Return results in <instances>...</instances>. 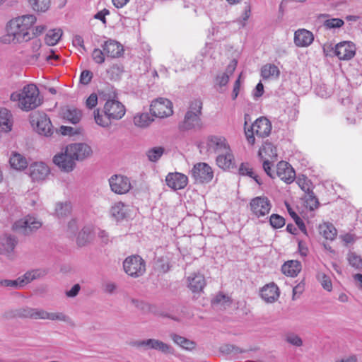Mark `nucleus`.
Here are the masks:
<instances>
[{"label": "nucleus", "mask_w": 362, "mask_h": 362, "mask_svg": "<svg viewBox=\"0 0 362 362\" xmlns=\"http://www.w3.org/2000/svg\"><path fill=\"white\" fill-rule=\"evenodd\" d=\"M105 56H106V54H105L104 50L103 49L101 50L99 48L93 49L92 54H91V57H92L93 62L98 64H102L105 62Z\"/></svg>", "instance_id": "09e8293b"}, {"label": "nucleus", "mask_w": 362, "mask_h": 362, "mask_svg": "<svg viewBox=\"0 0 362 362\" xmlns=\"http://www.w3.org/2000/svg\"><path fill=\"white\" fill-rule=\"evenodd\" d=\"M314 40L313 33L305 29H298L294 33V43L298 47L310 45Z\"/></svg>", "instance_id": "4be33fe9"}, {"label": "nucleus", "mask_w": 362, "mask_h": 362, "mask_svg": "<svg viewBox=\"0 0 362 362\" xmlns=\"http://www.w3.org/2000/svg\"><path fill=\"white\" fill-rule=\"evenodd\" d=\"M152 339L136 340L130 343L132 346L136 348H144L145 350L151 349Z\"/></svg>", "instance_id": "4d7b16f0"}, {"label": "nucleus", "mask_w": 362, "mask_h": 362, "mask_svg": "<svg viewBox=\"0 0 362 362\" xmlns=\"http://www.w3.org/2000/svg\"><path fill=\"white\" fill-rule=\"evenodd\" d=\"M41 47V42L38 39H35L32 42V49L35 53L33 56V58L37 59L40 57V53L38 52L40 48Z\"/></svg>", "instance_id": "69168bd1"}, {"label": "nucleus", "mask_w": 362, "mask_h": 362, "mask_svg": "<svg viewBox=\"0 0 362 362\" xmlns=\"http://www.w3.org/2000/svg\"><path fill=\"white\" fill-rule=\"evenodd\" d=\"M206 284L205 277L200 272H193L187 277V288L194 294H199L203 292Z\"/></svg>", "instance_id": "dca6fc26"}, {"label": "nucleus", "mask_w": 362, "mask_h": 362, "mask_svg": "<svg viewBox=\"0 0 362 362\" xmlns=\"http://www.w3.org/2000/svg\"><path fill=\"white\" fill-rule=\"evenodd\" d=\"M305 288V284L301 281L293 288V300L298 298L303 292Z\"/></svg>", "instance_id": "e2e57ef3"}, {"label": "nucleus", "mask_w": 362, "mask_h": 362, "mask_svg": "<svg viewBox=\"0 0 362 362\" xmlns=\"http://www.w3.org/2000/svg\"><path fill=\"white\" fill-rule=\"evenodd\" d=\"M11 113L7 109H0V129L5 132L11 130Z\"/></svg>", "instance_id": "c9c22d12"}, {"label": "nucleus", "mask_w": 362, "mask_h": 362, "mask_svg": "<svg viewBox=\"0 0 362 362\" xmlns=\"http://www.w3.org/2000/svg\"><path fill=\"white\" fill-rule=\"evenodd\" d=\"M72 206L70 202L57 203L55 214L59 218L66 217L71 212Z\"/></svg>", "instance_id": "a19ab883"}, {"label": "nucleus", "mask_w": 362, "mask_h": 362, "mask_svg": "<svg viewBox=\"0 0 362 362\" xmlns=\"http://www.w3.org/2000/svg\"><path fill=\"white\" fill-rule=\"evenodd\" d=\"M36 22L34 15H24L8 21L6 25V35L2 37L4 43H21L32 38L30 29Z\"/></svg>", "instance_id": "f03ea898"}, {"label": "nucleus", "mask_w": 362, "mask_h": 362, "mask_svg": "<svg viewBox=\"0 0 362 362\" xmlns=\"http://www.w3.org/2000/svg\"><path fill=\"white\" fill-rule=\"evenodd\" d=\"M320 233L327 240H333L337 234V229L332 223H325L320 226Z\"/></svg>", "instance_id": "4c0bfd02"}, {"label": "nucleus", "mask_w": 362, "mask_h": 362, "mask_svg": "<svg viewBox=\"0 0 362 362\" xmlns=\"http://www.w3.org/2000/svg\"><path fill=\"white\" fill-rule=\"evenodd\" d=\"M342 103L344 105H349V113L346 117V119L349 123L354 124L356 122V117L353 116L351 113L357 114V118L358 119H362V103L357 105H354L351 101L350 98H347L343 100Z\"/></svg>", "instance_id": "c85d7f7f"}, {"label": "nucleus", "mask_w": 362, "mask_h": 362, "mask_svg": "<svg viewBox=\"0 0 362 362\" xmlns=\"http://www.w3.org/2000/svg\"><path fill=\"white\" fill-rule=\"evenodd\" d=\"M105 103L103 109L94 110V119L96 124L103 127H108L111 122L121 119L126 113L125 106L118 100L115 90L105 93Z\"/></svg>", "instance_id": "f257e3e1"}, {"label": "nucleus", "mask_w": 362, "mask_h": 362, "mask_svg": "<svg viewBox=\"0 0 362 362\" xmlns=\"http://www.w3.org/2000/svg\"><path fill=\"white\" fill-rule=\"evenodd\" d=\"M107 72L110 74L111 80H117L122 74V69L118 64H113L107 69Z\"/></svg>", "instance_id": "13d9d810"}, {"label": "nucleus", "mask_w": 362, "mask_h": 362, "mask_svg": "<svg viewBox=\"0 0 362 362\" xmlns=\"http://www.w3.org/2000/svg\"><path fill=\"white\" fill-rule=\"evenodd\" d=\"M30 176L33 180H42L49 173L48 166L42 163H35L29 168Z\"/></svg>", "instance_id": "5701e85b"}, {"label": "nucleus", "mask_w": 362, "mask_h": 362, "mask_svg": "<svg viewBox=\"0 0 362 362\" xmlns=\"http://www.w3.org/2000/svg\"><path fill=\"white\" fill-rule=\"evenodd\" d=\"M271 226L274 228H281L285 225V219L279 214H272L269 218Z\"/></svg>", "instance_id": "864d4df0"}, {"label": "nucleus", "mask_w": 362, "mask_h": 362, "mask_svg": "<svg viewBox=\"0 0 362 362\" xmlns=\"http://www.w3.org/2000/svg\"><path fill=\"white\" fill-rule=\"evenodd\" d=\"M30 121L39 134L49 136L52 134L51 121L45 113L35 112L30 115Z\"/></svg>", "instance_id": "6e6552de"}, {"label": "nucleus", "mask_w": 362, "mask_h": 362, "mask_svg": "<svg viewBox=\"0 0 362 362\" xmlns=\"http://www.w3.org/2000/svg\"><path fill=\"white\" fill-rule=\"evenodd\" d=\"M63 117L73 124H77L81 119V111L74 107H67L63 112Z\"/></svg>", "instance_id": "473e14b6"}, {"label": "nucleus", "mask_w": 362, "mask_h": 362, "mask_svg": "<svg viewBox=\"0 0 362 362\" xmlns=\"http://www.w3.org/2000/svg\"><path fill=\"white\" fill-rule=\"evenodd\" d=\"M123 268L127 274L133 278H138L146 272V262L139 255H131L124 260Z\"/></svg>", "instance_id": "0eeeda50"}, {"label": "nucleus", "mask_w": 362, "mask_h": 362, "mask_svg": "<svg viewBox=\"0 0 362 362\" xmlns=\"http://www.w3.org/2000/svg\"><path fill=\"white\" fill-rule=\"evenodd\" d=\"M67 147V151L72 156L75 160H83L92 153L91 148L82 143L71 144Z\"/></svg>", "instance_id": "a211bd4d"}, {"label": "nucleus", "mask_w": 362, "mask_h": 362, "mask_svg": "<svg viewBox=\"0 0 362 362\" xmlns=\"http://www.w3.org/2000/svg\"><path fill=\"white\" fill-rule=\"evenodd\" d=\"M276 175L284 182L290 184L296 177V173L292 166L286 161H280L276 165Z\"/></svg>", "instance_id": "6ab92c4d"}, {"label": "nucleus", "mask_w": 362, "mask_h": 362, "mask_svg": "<svg viewBox=\"0 0 362 362\" xmlns=\"http://www.w3.org/2000/svg\"><path fill=\"white\" fill-rule=\"evenodd\" d=\"M42 222L32 216H27L23 219L16 221L13 225V229L28 235V233L40 228Z\"/></svg>", "instance_id": "ddd939ff"}, {"label": "nucleus", "mask_w": 362, "mask_h": 362, "mask_svg": "<svg viewBox=\"0 0 362 362\" xmlns=\"http://www.w3.org/2000/svg\"><path fill=\"white\" fill-rule=\"evenodd\" d=\"M260 295L267 303H273L279 296V288L274 283L267 284L262 288Z\"/></svg>", "instance_id": "b1692460"}, {"label": "nucleus", "mask_w": 362, "mask_h": 362, "mask_svg": "<svg viewBox=\"0 0 362 362\" xmlns=\"http://www.w3.org/2000/svg\"><path fill=\"white\" fill-rule=\"evenodd\" d=\"M150 111L154 117H167L173 113V104L170 100L160 98L151 103Z\"/></svg>", "instance_id": "9d476101"}, {"label": "nucleus", "mask_w": 362, "mask_h": 362, "mask_svg": "<svg viewBox=\"0 0 362 362\" xmlns=\"http://www.w3.org/2000/svg\"><path fill=\"white\" fill-rule=\"evenodd\" d=\"M344 23V21L341 18H331L324 22V26L327 29L339 28Z\"/></svg>", "instance_id": "6e6d98bb"}, {"label": "nucleus", "mask_w": 362, "mask_h": 362, "mask_svg": "<svg viewBox=\"0 0 362 362\" xmlns=\"http://www.w3.org/2000/svg\"><path fill=\"white\" fill-rule=\"evenodd\" d=\"M47 271L42 269H33L27 272L23 276L15 280L1 279L0 280L1 287H10L13 288H21L25 286L32 281L45 276Z\"/></svg>", "instance_id": "423d86ee"}, {"label": "nucleus", "mask_w": 362, "mask_h": 362, "mask_svg": "<svg viewBox=\"0 0 362 362\" xmlns=\"http://www.w3.org/2000/svg\"><path fill=\"white\" fill-rule=\"evenodd\" d=\"M208 151L216 154H220L226 151H229L230 146L225 137L211 135L208 136L206 141Z\"/></svg>", "instance_id": "4468645a"}, {"label": "nucleus", "mask_w": 362, "mask_h": 362, "mask_svg": "<svg viewBox=\"0 0 362 362\" xmlns=\"http://www.w3.org/2000/svg\"><path fill=\"white\" fill-rule=\"evenodd\" d=\"M264 153L270 159H276L277 152L276 148L269 142H265L262 147L259 149V155L262 158V154Z\"/></svg>", "instance_id": "79ce46f5"}, {"label": "nucleus", "mask_w": 362, "mask_h": 362, "mask_svg": "<svg viewBox=\"0 0 362 362\" xmlns=\"http://www.w3.org/2000/svg\"><path fill=\"white\" fill-rule=\"evenodd\" d=\"M98 104V96L95 93H92L89 95L86 101V105L89 109H93Z\"/></svg>", "instance_id": "0e129e2a"}, {"label": "nucleus", "mask_w": 362, "mask_h": 362, "mask_svg": "<svg viewBox=\"0 0 362 362\" xmlns=\"http://www.w3.org/2000/svg\"><path fill=\"white\" fill-rule=\"evenodd\" d=\"M355 49L352 42L344 41L336 45L334 54L340 60H349L355 55Z\"/></svg>", "instance_id": "f3484780"}, {"label": "nucleus", "mask_w": 362, "mask_h": 362, "mask_svg": "<svg viewBox=\"0 0 362 362\" xmlns=\"http://www.w3.org/2000/svg\"><path fill=\"white\" fill-rule=\"evenodd\" d=\"M17 244L16 238L11 235H4L0 238V254L10 257L13 255Z\"/></svg>", "instance_id": "393cba45"}, {"label": "nucleus", "mask_w": 362, "mask_h": 362, "mask_svg": "<svg viewBox=\"0 0 362 362\" xmlns=\"http://www.w3.org/2000/svg\"><path fill=\"white\" fill-rule=\"evenodd\" d=\"M110 14V11L107 8H104L94 15V18L100 20L103 24H106L105 16Z\"/></svg>", "instance_id": "774afa93"}, {"label": "nucleus", "mask_w": 362, "mask_h": 362, "mask_svg": "<svg viewBox=\"0 0 362 362\" xmlns=\"http://www.w3.org/2000/svg\"><path fill=\"white\" fill-rule=\"evenodd\" d=\"M349 264L356 269H362V258L355 252H349L347 256Z\"/></svg>", "instance_id": "49530a36"}, {"label": "nucleus", "mask_w": 362, "mask_h": 362, "mask_svg": "<svg viewBox=\"0 0 362 362\" xmlns=\"http://www.w3.org/2000/svg\"><path fill=\"white\" fill-rule=\"evenodd\" d=\"M30 5L33 9L37 12L46 11L50 4L49 0H29Z\"/></svg>", "instance_id": "a18cd8bd"}, {"label": "nucleus", "mask_w": 362, "mask_h": 362, "mask_svg": "<svg viewBox=\"0 0 362 362\" xmlns=\"http://www.w3.org/2000/svg\"><path fill=\"white\" fill-rule=\"evenodd\" d=\"M272 131V124L266 117L257 119L252 124L250 129H245V136L248 143L253 145L255 142V134L260 138L268 136Z\"/></svg>", "instance_id": "39448f33"}, {"label": "nucleus", "mask_w": 362, "mask_h": 362, "mask_svg": "<svg viewBox=\"0 0 362 362\" xmlns=\"http://www.w3.org/2000/svg\"><path fill=\"white\" fill-rule=\"evenodd\" d=\"M40 92L34 84H28L23 87L21 92H15L11 95L12 101H18V106L23 111L35 109L42 103L39 96Z\"/></svg>", "instance_id": "7ed1b4c3"}, {"label": "nucleus", "mask_w": 362, "mask_h": 362, "mask_svg": "<svg viewBox=\"0 0 362 362\" xmlns=\"http://www.w3.org/2000/svg\"><path fill=\"white\" fill-rule=\"evenodd\" d=\"M165 149L162 146H155L149 148L146 155L148 159L151 162L158 161L164 153Z\"/></svg>", "instance_id": "c03bdc74"}, {"label": "nucleus", "mask_w": 362, "mask_h": 362, "mask_svg": "<svg viewBox=\"0 0 362 362\" xmlns=\"http://www.w3.org/2000/svg\"><path fill=\"white\" fill-rule=\"evenodd\" d=\"M285 339L290 344L297 347L301 346L303 345L302 339L294 333H288L286 335Z\"/></svg>", "instance_id": "5fc2aeb1"}, {"label": "nucleus", "mask_w": 362, "mask_h": 362, "mask_svg": "<svg viewBox=\"0 0 362 362\" xmlns=\"http://www.w3.org/2000/svg\"><path fill=\"white\" fill-rule=\"evenodd\" d=\"M172 340L178 346L186 350H192L195 348V343L184 337L177 334H170Z\"/></svg>", "instance_id": "e433bc0d"}, {"label": "nucleus", "mask_w": 362, "mask_h": 362, "mask_svg": "<svg viewBox=\"0 0 362 362\" xmlns=\"http://www.w3.org/2000/svg\"><path fill=\"white\" fill-rule=\"evenodd\" d=\"M301 271V263L298 260H290L281 267V272L286 276L295 277Z\"/></svg>", "instance_id": "c756f323"}, {"label": "nucleus", "mask_w": 362, "mask_h": 362, "mask_svg": "<svg viewBox=\"0 0 362 362\" xmlns=\"http://www.w3.org/2000/svg\"><path fill=\"white\" fill-rule=\"evenodd\" d=\"M166 185L173 190L184 189L187 183V177L180 173H170L165 177Z\"/></svg>", "instance_id": "aec40b11"}, {"label": "nucleus", "mask_w": 362, "mask_h": 362, "mask_svg": "<svg viewBox=\"0 0 362 362\" xmlns=\"http://www.w3.org/2000/svg\"><path fill=\"white\" fill-rule=\"evenodd\" d=\"M272 204L265 196L256 197L251 199L250 209L253 215L259 218L268 214L271 210Z\"/></svg>", "instance_id": "9b49d317"}, {"label": "nucleus", "mask_w": 362, "mask_h": 362, "mask_svg": "<svg viewBox=\"0 0 362 362\" xmlns=\"http://www.w3.org/2000/svg\"><path fill=\"white\" fill-rule=\"evenodd\" d=\"M190 175L196 183H208L214 177V171L206 163H197L190 170Z\"/></svg>", "instance_id": "1a4fd4ad"}, {"label": "nucleus", "mask_w": 362, "mask_h": 362, "mask_svg": "<svg viewBox=\"0 0 362 362\" xmlns=\"http://www.w3.org/2000/svg\"><path fill=\"white\" fill-rule=\"evenodd\" d=\"M216 161L217 165L223 170L233 168L235 167V159L230 148H229V151H226L223 153L218 154L216 157Z\"/></svg>", "instance_id": "a878e982"}, {"label": "nucleus", "mask_w": 362, "mask_h": 362, "mask_svg": "<svg viewBox=\"0 0 362 362\" xmlns=\"http://www.w3.org/2000/svg\"><path fill=\"white\" fill-rule=\"evenodd\" d=\"M92 231L90 226H86L79 232L76 238V243L79 247L85 246L92 240Z\"/></svg>", "instance_id": "f704fd0d"}, {"label": "nucleus", "mask_w": 362, "mask_h": 362, "mask_svg": "<svg viewBox=\"0 0 362 362\" xmlns=\"http://www.w3.org/2000/svg\"><path fill=\"white\" fill-rule=\"evenodd\" d=\"M11 166L18 170H22L28 166L26 158L18 153H13L9 159Z\"/></svg>", "instance_id": "72a5a7b5"}, {"label": "nucleus", "mask_w": 362, "mask_h": 362, "mask_svg": "<svg viewBox=\"0 0 362 362\" xmlns=\"http://www.w3.org/2000/svg\"><path fill=\"white\" fill-rule=\"evenodd\" d=\"M48 320H50L52 321H54V320L62 321V322H66L69 324H70L71 322V319L68 315H66V314H64V313H62V312L49 313Z\"/></svg>", "instance_id": "3c124183"}, {"label": "nucleus", "mask_w": 362, "mask_h": 362, "mask_svg": "<svg viewBox=\"0 0 362 362\" xmlns=\"http://www.w3.org/2000/svg\"><path fill=\"white\" fill-rule=\"evenodd\" d=\"M35 308L25 307L16 310L15 316L23 318L33 319Z\"/></svg>", "instance_id": "de8ad7c7"}, {"label": "nucleus", "mask_w": 362, "mask_h": 362, "mask_svg": "<svg viewBox=\"0 0 362 362\" xmlns=\"http://www.w3.org/2000/svg\"><path fill=\"white\" fill-rule=\"evenodd\" d=\"M153 121V118L147 112H138L133 118L135 126L139 128H146Z\"/></svg>", "instance_id": "2f4dec72"}, {"label": "nucleus", "mask_w": 362, "mask_h": 362, "mask_svg": "<svg viewBox=\"0 0 362 362\" xmlns=\"http://www.w3.org/2000/svg\"><path fill=\"white\" fill-rule=\"evenodd\" d=\"M53 163L64 172L72 171L75 166V160L67 151V147L64 152L54 156Z\"/></svg>", "instance_id": "2eb2a0df"}, {"label": "nucleus", "mask_w": 362, "mask_h": 362, "mask_svg": "<svg viewBox=\"0 0 362 362\" xmlns=\"http://www.w3.org/2000/svg\"><path fill=\"white\" fill-rule=\"evenodd\" d=\"M320 282L324 289L327 290V291H332V284L330 278L328 276L322 274Z\"/></svg>", "instance_id": "680f3d73"}, {"label": "nucleus", "mask_w": 362, "mask_h": 362, "mask_svg": "<svg viewBox=\"0 0 362 362\" xmlns=\"http://www.w3.org/2000/svg\"><path fill=\"white\" fill-rule=\"evenodd\" d=\"M315 92L322 98H327L332 94V90L325 84H318L315 88Z\"/></svg>", "instance_id": "603ef678"}, {"label": "nucleus", "mask_w": 362, "mask_h": 362, "mask_svg": "<svg viewBox=\"0 0 362 362\" xmlns=\"http://www.w3.org/2000/svg\"><path fill=\"white\" fill-rule=\"evenodd\" d=\"M101 47L104 50L106 57L110 58L120 57L124 52L122 45L112 39L104 41V42L101 44Z\"/></svg>", "instance_id": "412c9836"}, {"label": "nucleus", "mask_w": 362, "mask_h": 362, "mask_svg": "<svg viewBox=\"0 0 362 362\" xmlns=\"http://www.w3.org/2000/svg\"><path fill=\"white\" fill-rule=\"evenodd\" d=\"M202 102L199 99L191 101L183 121L180 124L182 130L199 129L202 127L201 119Z\"/></svg>", "instance_id": "20e7f679"}, {"label": "nucleus", "mask_w": 362, "mask_h": 362, "mask_svg": "<svg viewBox=\"0 0 362 362\" xmlns=\"http://www.w3.org/2000/svg\"><path fill=\"white\" fill-rule=\"evenodd\" d=\"M307 190L306 202L308 204L310 209L313 210L317 208L319 205L318 199L314 194L313 192L310 189V187H308Z\"/></svg>", "instance_id": "8fccbe9b"}, {"label": "nucleus", "mask_w": 362, "mask_h": 362, "mask_svg": "<svg viewBox=\"0 0 362 362\" xmlns=\"http://www.w3.org/2000/svg\"><path fill=\"white\" fill-rule=\"evenodd\" d=\"M237 62L233 60L227 66L226 72L219 74L215 78V84L220 88L219 91L222 92V88L226 86L229 81L230 76H231L235 69Z\"/></svg>", "instance_id": "bb28decb"}, {"label": "nucleus", "mask_w": 362, "mask_h": 362, "mask_svg": "<svg viewBox=\"0 0 362 362\" xmlns=\"http://www.w3.org/2000/svg\"><path fill=\"white\" fill-rule=\"evenodd\" d=\"M238 173L240 175H247L252 178H253L255 182L259 185H262V182L260 181V179L259 177L256 175H255L252 168L250 166V164L247 163H241L240 166L238 169Z\"/></svg>", "instance_id": "37998d69"}, {"label": "nucleus", "mask_w": 362, "mask_h": 362, "mask_svg": "<svg viewBox=\"0 0 362 362\" xmlns=\"http://www.w3.org/2000/svg\"><path fill=\"white\" fill-rule=\"evenodd\" d=\"M62 35V30L61 29L50 30L45 36V43L49 46L55 45L60 40Z\"/></svg>", "instance_id": "ea45409f"}, {"label": "nucleus", "mask_w": 362, "mask_h": 362, "mask_svg": "<svg viewBox=\"0 0 362 362\" xmlns=\"http://www.w3.org/2000/svg\"><path fill=\"white\" fill-rule=\"evenodd\" d=\"M272 163L266 159L263 162V168L264 172L269 175L271 178L275 177V173L272 170Z\"/></svg>", "instance_id": "338daca9"}, {"label": "nucleus", "mask_w": 362, "mask_h": 362, "mask_svg": "<svg viewBox=\"0 0 362 362\" xmlns=\"http://www.w3.org/2000/svg\"><path fill=\"white\" fill-rule=\"evenodd\" d=\"M260 75L264 80L278 78L280 75V71L275 64H266L261 68Z\"/></svg>", "instance_id": "7c9ffc66"}, {"label": "nucleus", "mask_w": 362, "mask_h": 362, "mask_svg": "<svg viewBox=\"0 0 362 362\" xmlns=\"http://www.w3.org/2000/svg\"><path fill=\"white\" fill-rule=\"evenodd\" d=\"M49 312L42 308H35L34 310V320H48Z\"/></svg>", "instance_id": "052dcab7"}, {"label": "nucleus", "mask_w": 362, "mask_h": 362, "mask_svg": "<svg viewBox=\"0 0 362 362\" xmlns=\"http://www.w3.org/2000/svg\"><path fill=\"white\" fill-rule=\"evenodd\" d=\"M110 213L111 216L116 221H122L128 214V206L122 202H115L111 206Z\"/></svg>", "instance_id": "cd10ccee"}, {"label": "nucleus", "mask_w": 362, "mask_h": 362, "mask_svg": "<svg viewBox=\"0 0 362 362\" xmlns=\"http://www.w3.org/2000/svg\"><path fill=\"white\" fill-rule=\"evenodd\" d=\"M112 192L118 194L127 193L132 188L130 180L122 175H114L109 179Z\"/></svg>", "instance_id": "f8f14e48"}, {"label": "nucleus", "mask_w": 362, "mask_h": 362, "mask_svg": "<svg viewBox=\"0 0 362 362\" xmlns=\"http://www.w3.org/2000/svg\"><path fill=\"white\" fill-rule=\"evenodd\" d=\"M93 77V73L89 70H83L80 75L79 81L83 85H88Z\"/></svg>", "instance_id": "bf43d9fd"}, {"label": "nucleus", "mask_w": 362, "mask_h": 362, "mask_svg": "<svg viewBox=\"0 0 362 362\" xmlns=\"http://www.w3.org/2000/svg\"><path fill=\"white\" fill-rule=\"evenodd\" d=\"M151 349L159 351L165 354L174 352V349L170 345L156 339H152Z\"/></svg>", "instance_id": "58836bf2"}]
</instances>
